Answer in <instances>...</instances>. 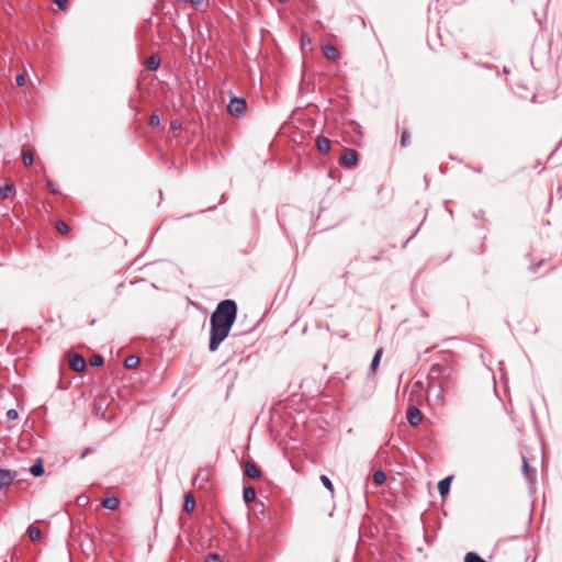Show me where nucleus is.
<instances>
[{
    "label": "nucleus",
    "mask_w": 562,
    "mask_h": 562,
    "mask_svg": "<svg viewBox=\"0 0 562 562\" xmlns=\"http://www.w3.org/2000/svg\"><path fill=\"white\" fill-rule=\"evenodd\" d=\"M237 316V304L233 300L221 301L210 318L209 349L214 352L227 338Z\"/></svg>",
    "instance_id": "obj_1"
},
{
    "label": "nucleus",
    "mask_w": 562,
    "mask_h": 562,
    "mask_svg": "<svg viewBox=\"0 0 562 562\" xmlns=\"http://www.w3.org/2000/svg\"><path fill=\"white\" fill-rule=\"evenodd\" d=\"M246 106L247 103L245 99L234 97L227 105V111L231 115L238 117L244 114Z\"/></svg>",
    "instance_id": "obj_2"
},
{
    "label": "nucleus",
    "mask_w": 562,
    "mask_h": 562,
    "mask_svg": "<svg viewBox=\"0 0 562 562\" xmlns=\"http://www.w3.org/2000/svg\"><path fill=\"white\" fill-rule=\"evenodd\" d=\"M406 418L411 426H418L423 420V414L416 406H408Z\"/></svg>",
    "instance_id": "obj_3"
},
{
    "label": "nucleus",
    "mask_w": 562,
    "mask_h": 562,
    "mask_svg": "<svg viewBox=\"0 0 562 562\" xmlns=\"http://www.w3.org/2000/svg\"><path fill=\"white\" fill-rule=\"evenodd\" d=\"M16 472L8 469H0V491L13 483Z\"/></svg>",
    "instance_id": "obj_4"
},
{
    "label": "nucleus",
    "mask_w": 562,
    "mask_h": 562,
    "mask_svg": "<svg viewBox=\"0 0 562 562\" xmlns=\"http://www.w3.org/2000/svg\"><path fill=\"white\" fill-rule=\"evenodd\" d=\"M358 156L353 149H347L340 157V164L347 168H352L357 165Z\"/></svg>",
    "instance_id": "obj_5"
},
{
    "label": "nucleus",
    "mask_w": 562,
    "mask_h": 562,
    "mask_svg": "<svg viewBox=\"0 0 562 562\" xmlns=\"http://www.w3.org/2000/svg\"><path fill=\"white\" fill-rule=\"evenodd\" d=\"M69 367L75 372H81L86 369L87 363L82 356L78 353H74L69 358Z\"/></svg>",
    "instance_id": "obj_6"
},
{
    "label": "nucleus",
    "mask_w": 562,
    "mask_h": 562,
    "mask_svg": "<svg viewBox=\"0 0 562 562\" xmlns=\"http://www.w3.org/2000/svg\"><path fill=\"white\" fill-rule=\"evenodd\" d=\"M244 474L249 479H260L262 475L261 470L251 461L245 463Z\"/></svg>",
    "instance_id": "obj_7"
},
{
    "label": "nucleus",
    "mask_w": 562,
    "mask_h": 562,
    "mask_svg": "<svg viewBox=\"0 0 562 562\" xmlns=\"http://www.w3.org/2000/svg\"><path fill=\"white\" fill-rule=\"evenodd\" d=\"M323 53L325 57L331 61H336L339 58L338 49L331 44L324 45Z\"/></svg>",
    "instance_id": "obj_8"
},
{
    "label": "nucleus",
    "mask_w": 562,
    "mask_h": 562,
    "mask_svg": "<svg viewBox=\"0 0 562 562\" xmlns=\"http://www.w3.org/2000/svg\"><path fill=\"white\" fill-rule=\"evenodd\" d=\"M14 191V183L12 180H7L3 186L0 187V198L2 200H7L10 198L11 193Z\"/></svg>",
    "instance_id": "obj_9"
},
{
    "label": "nucleus",
    "mask_w": 562,
    "mask_h": 562,
    "mask_svg": "<svg viewBox=\"0 0 562 562\" xmlns=\"http://www.w3.org/2000/svg\"><path fill=\"white\" fill-rule=\"evenodd\" d=\"M315 144L317 149L323 154H327L330 150V140L325 136H318Z\"/></svg>",
    "instance_id": "obj_10"
},
{
    "label": "nucleus",
    "mask_w": 562,
    "mask_h": 562,
    "mask_svg": "<svg viewBox=\"0 0 562 562\" xmlns=\"http://www.w3.org/2000/svg\"><path fill=\"white\" fill-rule=\"evenodd\" d=\"M450 485H451V477H449V476L439 481L438 492L442 497L449 493Z\"/></svg>",
    "instance_id": "obj_11"
},
{
    "label": "nucleus",
    "mask_w": 562,
    "mask_h": 562,
    "mask_svg": "<svg viewBox=\"0 0 562 562\" xmlns=\"http://www.w3.org/2000/svg\"><path fill=\"white\" fill-rule=\"evenodd\" d=\"M101 504L104 508H108L110 510H115V509H117V507L120 505V501L115 496H110V497L104 498Z\"/></svg>",
    "instance_id": "obj_12"
},
{
    "label": "nucleus",
    "mask_w": 562,
    "mask_h": 562,
    "mask_svg": "<svg viewBox=\"0 0 562 562\" xmlns=\"http://www.w3.org/2000/svg\"><path fill=\"white\" fill-rule=\"evenodd\" d=\"M243 498L246 503H250L256 498V491L250 485H244Z\"/></svg>",
    "instance_id": "obj_13"
},
{
    "label": "nucleus",
    "mask_w": 562,
    "mask_h": 562,
    "mask_svg": "<svg viewBox=\"0 0 562 562\" xmlns=\"http://www.w3.org/2000/svg\"><path fill=\"white\" fill-rule=\"evenodd\" d=\"M139 364V358L135 355H131L125 358L124 360V367L126 369L133 370L136 369Z\"/></svg>",
    "instance_id": "obj_14"
},
{
    "label": "nucleus",
    "mask_w": 562,
    "mask_h": 562,
    "mask_svg": "<svg viewBox=\"0 0 562 562\" xmlns=\"http://www.w3.org/2000/svg\"><path fill=\"white\" fill-rule=\"evenodd\" d=\"M194 507H195V499H194L193 495L190 493L186 494L183 509L187 513H191L194 510Z\"/></svg>",
    "instance_id": "obj_15"
},
{
    "label": "nucleus",
    "mask_w": 562,
    "mask_h": 562,
    "mask_svg": "<svg viewBox=\"0 0 562 562\" xmlns=\"http://www.w3.org/2000/svg\"><path fill=\"white\" fill-rule=\"evenodd\" d=\"M27 535L33 542H37L42 539L41 530L37 527H35L34 525L29 526Z\"/></svg>",
    "instance_id": "obj_16"
},
{
    "label": "nucleus",
    "mask_w": 562,
    "mask_h": 562,
    "mask_svg": "<svg viewBox=\"0 0 562 562\" xmlns=\"http://www.w3.org/2000/svg\"><path fill=\"white\" fill-rule=\"evenodd\" d=\"M30 472L35 477L41 476L44 473V467L41 459H37L36 462L30 468Z\"/></svg>",
    "instance_id": "obj_17"
},
{
    "label": "nucleus",
    "mask_w": 562,
    "mask_h": 562,
    "mask_svg": "<svg viewBox=\"0 0 562 562\" xmlns=\"http://www.w3.org/2000/svg\"><path fill=\"white\" fill-rule=\"evenodd\" d=\"M160 58L158 55H151L147 60V68L149 70H157L160 66Z\"/></svg>",
    "instance_id": "obj_18"
},
{
    "label": "nucleus",
    "mask_w": 562,
    "mask_h": 562,
    "mask_svg": "<svg viewBox=\"0 0 562 562\" xmlns=\"http://www.w3.org/2000/svg\"><path fill=\"white\" fill-rule=\"evenodd\" d=\"M382 353H383V350L380 348L376 350L372 361H371V364H370V371L371 372H375L379 364H380V361H381V357H382Z\"/></svg>",
    "instance_id": "obj_19"
},
{
    "label": "nucleus",
    "mask_w": 562,
    "mask_h": 562,
    "mask_svg": "<svg viewBox=\"0 0 562 562\" xmlns=\"http://www.w3.org/2000/svg\"><path fill=\"white\" fill-rule=\"evenodd\" d=\"M522 472L525 474V476L531 482L533 479H535V472L533 470L530 468L529 463L527 462L526 459H524V463H522Z\"/></svg>",
    "instance_id": "obj_20"
},
{
    "label": "nucleus",
    "mask_w": 562,
    "mask_h": 562,
    "mask_svg": "<svg viewBox=\"0 0 562 562\" xmlns=\"http://www.w3.org/2000/svg\"><path fill=\"white\" fill-rule=\"evenodd\" d=\"M386 480V475L382 470H376L373 473V482L375 485H382Z\"/></svg>",
    "instance_id": "obj_21"
},
{
    "label": "nucleus",
    "mask_w": 562,
    "mask_h": 562,
    "mask_svg": "<svg viewBox=\"0 0 562 562\" xmlns=\"http://www.w3.org/2000/svg\"><path fill=\"white\" fill-rule=\"evenodd\" d=\"M55 227L63 235L70 233V227L64 221H57Z\"/></svg>",
    "instance_id": "obj_22"
},
{
    "label": "nucleus",
    "mask_w": 562,
    "mask_h": 562,
    "mask_svg": "<svg viewBox=\"0 0 562 562\" xmlns=\"http://www.w3.org/2000/svg\"><path fill=\"white\" fill-rule=\"evenodd\" d=\"M22 158H23V164L25 166H31L33 164V153L31 150H23L22 151Z\"/></svg>",
    "instance_id": "obj_23"
},
{
    "label": "nucleus",
    "mask_w": 562,
    "mask_h": 562,
    "mask_svg": "<svg viewBox=\"0 0 562 562\" xmlns=\"http://www.w3.org/2000/svg\"><path fill=\"white\" fill-rule=\"evenodd\" d=\"M321 481H322L323 485L329 491V493L331 495H334V485H333L330 479L326 475H322Z\"/></svg>",
    "instance_id": "obj_24"
},
{
    "label": "nucleus",
    "mask_w": 562,
    "mask_h": 562,
    "mask_svg": "<svg viewBox=\"0 0 562 562\" xmlns=\"http://www.w3.org/2000/svg\"><path fill=\"white\" fill-rule=\"evenodd\" d=\"M90 364L92 367H101L103 364V357L100 355H93L90 357Z\"/></svg>",
    "instance_id": "obj_25"
},
{
    "label": "nucleus",
    "mask_w": 562,
    "mask_h": 562,
    "mask_svg": "<svg viewBox=\"0 0 562 562\" xmlns=\"http://www.w3.org/2000/svg\"><path fill=\"white\" fill-rule=\"evenodd\" d=\"M54 3L61 11H66L68 9V5H69L68 0H54Z\"/></svg>",
    "instance_id": "obj_26"
},
{
    "label": "nucleus",
    "mask_w": 562,
    "mask_h": 562,
    "mask_svg": "<svg viewBox=\"0 0 562 562\" xmlns=\"http://www.w3.org/2000/svg\"><path fill=\"white\" fill-rule=\"evenodd\" d=\"M204 562H222V560L217 553H209Z\"/></svg>",
    "instance_id": "obj_27"
},
{
    "label": "nucleus",
    "mask_w": 562,
    "mask_h": 562,
    "mask_svg": "<svg viewBox=\"0 0 562 562\" xmlns=\"http://www.w3.org/2000/svg\"><path fill=\"white\" fill-rule=\"evenodd\" d=\"M160 124V119L157 114H153L149 117V125L150 126H158Z\"/></svg>",
    "instance_id": "obj_28"
},
{
    "label": "nucleus",
    "mask_w": 562,
    "mask_h": 562,
    "mask_svg": "<svg viewBox=\"0 0 562 562\" xmlns=\"http://www.w3.org/2000/svg\"><path fill=\"white\" fill-rule=\"evenodd\" d=\"M409 133L407 131H403L401 135V145L405 147L408 143Z\"/></svg>",
    "instance_id": "obj_29"
},
{
    "label": "nucleus",
    "mask_w": 562,
    "mask_h": 562,
    "mask_svg": "<svg viewBox=\"0 0 562 562\" xmlns=\"http://www.w3.org/2000/svg\"><path fill=\"white\" fill-rule=\"evenodd\" d=\"M7 418H8L9 420L16 419V418H18V412H16L15 409H13V408H12V409H9V411L7 412Z\"/></svg>",
    "instance_id": "obj_30"
},
{
    "label": "nucleus",
    "mask_w": 562,
    "mask_h": 562,
    "mask_svg": "<svg viewBox=\"0 0 562 562\" xmlns=\"http://www.w3.org/2000/svg\"><path fill=\"white\" fill-rule=\"evenodd\" d=\"M15 81H16V85H18L19 87H22V86L25 83V77H24V75L19 74V75L15 77Z\"/></svg>",
    "instance_id": "obj_31"
},
{
    "label": "nucleus",
    "mask_w": 562,
    "mask_h": 562,
    "mask_svg": "<svg viewBox=\"0 0 562 562\" xmlns=\"http://www.w3.org/2000/svg\"><path fill=\"white\" fill-rule=\"evenodd\" d=\"M47 188L52 193H57V189L55 188L54 183L52 181H47Z\"/></svg>",
    "instance_id": "obj_32"
},
{
    "label": "nucleus",
    "mask_w": 562,
    "mask_h": 562,
    "mask_svg": "<svg viewBox=\"0 0 562 562\" xmlns=\"http://www.w3.org/2000/svg\"><path fill=\"white\" fill-rule=\"evenodd\" d=\"M190 2L193 4V5H200L203 0H190Z\"/></svg>",
    "instance_id": "obj_33"
},
{
    "label": "nucleus",
    "mask_w": 562,
    "mask_h": 562,
    "mask_svg": "<svg viewBox=\"0 0 562 562\" xmlns=\"http://www.w3.org/2000/svg\"><path fill=\"white\" fill-rule=\"evenodd\" d=\"M301 41L304 43V42H311V38H305L304 36L301 37Z\"/></svg>",
    "instance_id": "obj_34"
},
{
    "label": "nucleus",
    "mask_w": 562,
    "mask_h": 562,
    "mask_svg": "<svg viewBox=\"0 0 562 562\" xmlns=\"http://www.w3.org/2000/svg\"><path fill=\"white\" fill-rule=\"evenodd\" d=\"M301 41L304 43V42H311V38H305L304 36L301 37Z\"/></svg>",
    "instance_id": "obj_35"
},
{
    "label": "nucleus",
    "mask_w": 562,
    "mask_h": 562,
    "mask_svg": "<svg viewBox=\"0 0 562 562\" xmlns=\"http://www.w3.org/2000/svg\"><path fill=\"white\" fill-rule=\"evenodd\" d=\"M301 41L304 43V42H311V38H305L304 36L301 37Z\"/></svg>",
    "instance_id": "obj_36"
},
{
    "label": "nucleus",
    "mask_w": 562,
    "mask_h": 562,
    "mask_svg": "<svg viewBox=\"0 0 562 562\" xmlns=\"http://www.w3.org/2000/svg\"><path fill=\"white\" fill-rule=\"evenodd\" d=\"M171 127H172L173 130H176V128H177V122H173V123L171 124Z\"/></svg>",
    "instance_id": "obj_37"
}]
</instances>
